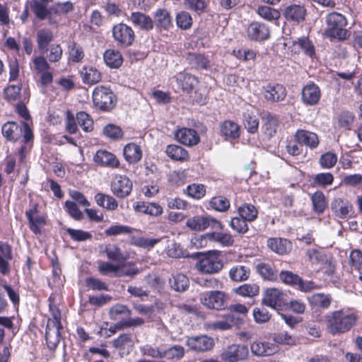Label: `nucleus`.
I'll list each match as a JSON object with an SVG mask.
<instances>
[{
    "instance_id": "20",
    "label": "nucleus",
    "mask_w": 362,
    "mask_h": 362,
    "mask_svg": "<svg viewBox=\"0 0 362 362\" xmlns=\"http://www.w3.org/2000/svg\"><path fill=\"white\" fill-rule=\"evenodd\" d=\"M262 132L267 139L273 137L277 131L279 127V120L277 117L270 113H267L262 117Z\"/></svg>"
},
{
    "instance_id": "32",
    "label": "nucleus",
    "mask_w": 362,
    "mask_h": 362,
    "mask_svg": "<svg viewBox=\"0 0 362 362\" xmlns=\"http://www.w3.org/2000/svg\"><path fill=\"white\" fill-rule=\"evenodd\" d=\"M169 283L172 288L176 291L181 292L188 288L189 281L186 275L183 274H175L170 279Z\"/></svg>"
},
{
    "instance_id": "57",
    "label": "nucleus",
    "mask_w": 362,
    "mask_h": 362,
    "mask_svg": "<svg viewBox=\"0 0 362 362\" xmlns=\"http://www.w3.org/2000/svg\"><path fill=\"white\" fill-rule=\"evenodd\" d=\"M133 344L132 336L130 334H120L113 342L115 348L122 350L132 347Z\"/></svg>"
},
{
    "instance_id": "26",
    "label": "nucleus",
    "mask_w": 362,
    "mask_h": 362,
    "mask_svg": "<svg viewBox=\"0 0 362 362\" xmlns=\"http://www.w3.org/2000/svg\"><path fill=\"white\" fill-rule=\"evenodd\" d=\"M11 259V246L6 243L0 242V272L3 275L8 274L10 271L8 261Z\"/></svg>"
},
{
    "instance_id": "63",
    "label": "nucleus",
    "mask_w": 362,
    "mask_h": 362,
    "mask_svg": "<svg viewBox=\"0 0 362 362\" xmlns=\"http://www.w3.org/2000/svg\"><path fill=\"white\" fill-rule=\"evenodd\" d=\"M186 192L189 197L199 199L205 195L206 189L203 185L192 184L187 187Z\"/></svg>"
},
{
    "instance_id": "54",
    "label": "nucleus",
    "mask_w": 362,
    "mask_h": 362,
    "mask_svg": "<svg viewBox=\"0 0 362 362\" xmlns=\"http://www.w3.org/2000/svg\"><path fill=\"white\" fill-rule=\"evenodd\" d=\"M104 252L107 257L112 261H119L124 259V255L120 248L115 244H107L105 245Z\"/></svg>"
},
{
    "instance_id": "8",
    "label": "nucleus",
    "mask_w": 362,
    "mask_h": 362,
    "mask_svg": "<svg viewBox=\"0 0 362 362\" xmlns=\"http://www.w3.org/2000/svg\"><path fill=\"white\" fill-rule=\"evenodd\" d=\"M200 301L209 309L219 310L224 309L226 305V295L221 291H207L200 295Z\"/></svg>"
},
{
    "instance_id": "50",
    "label": "nucleus",
    "mask_w": 362,
    "mask_h": 362,
    "mask_svg": "<svg viewBox=\"0 0 362 362\" xmlns=\"http://www.w3.org/2000/svg\"><path fill=\"white\" fill-rule=\"evenodd\" d=\"M238 214L248 221H253L257 218L258 212L255 206L245 204L238 208Z\"/></svg>"
},
{
    "instance_id": "7",
    "label": "nucleus",
    "mask_w": 362,
    "mask_h": 362,
    "mask_svg": "<svg viewBox=\"0 0 362 362\" xmlns=\"http://www.w3.org/2000/svg\"><path fill=\"white\" fill-rule=\"evenodd\" d=\"M186 226L193 230L201 231L208 228L214 230L223 229V225L217 219L210 216H195L186 221Z\"/></svg>"
},
{
    "instance_id": "19",
    "label": "nucleus",
    "mask_w": 362,
    "mask_h": 362,
    "mask_svg": "<svg viewBox=\"0 0 362 362\" xmlns=\"http://www.w3.org/2000/svg\"><path fill=\"white\" fill-rule=\"evenodd\" d=\"M129 21L135 26L142 30L148 31L153 28L152 18L141 12H133L129 17Z\"/></svg>"
},
{
    "instance_id": "9",
    "label": "nucleus",
    "mask_w": 362,
    "mask_h": 362,
    "mask_svg": "<svg viewBox=\"0 0 362 362\" xmlns=\"http://www.w3.org/2000/svg\"><path fill=\"white\" fill-rule=\"evenodd\" d=\"M248 354L246 345L233 344L226 348L221 357L225 362H239L246 359Z\"/></svg>"
},
{
    "instance_id": "31",
    "label": "nucleus",
    "mask_w": 362,
    "mask_h": 362,
    "mask_svg": "<svg viewBox=\"0 0 362 362\" xmlns=\"http://www.w3.org/2000/svg\"><path fill=\"white\" fill-rule=\"evenodd\" d=\"M104 61L109 67L117 69L122 64L123 58L119 51L107 49L104 53Z\"/></svg>"
},
{
    "instance_id": "12",
    "label": "nucleus",
    "mask_w": 362,
    "mask_h": 362,
    "mask_svg": "<svg viewBox=\"0 0 362 362\" xmlns=\"http://www.w3.org/2000/svg\"><path fill=\"white\" fill-rule=\"evenodd\" d=\"M250 350L255 356H269L279 351V346L274 340L255 341L251 344Z\"/></svg>"
},
{
    "instance_id": "10",
    "label": "nucleus",
    "mask_w": 362,
    "mask_h": 362,
    "mask_svg": "<svg viewBox=\"0 0 362 362\" xmlns=\"http://www.w3.org/2000/svg\"><path fill=\"white\" fill-rule=\"evenodd\" d=\"M112 35L117 44L123 47L130 46L135 37L132 28L124 23L115 25L112 28Z\"/></svg>"
},
{
    "instance_id": "55",
    "label": "nucleus",
    "mask_w": 362,
    "mask_h": 362,
    "mask_svg": "<svg viewBox=\"0 0 362 362\" xmlns=\"http://www.w3.org/2000/svg\"><path fill=\"white\" fill-rule=\"evenodd\" d=\"M76 119L78 125L85 132H90L93 129V121L90 116L85 112H79L77 113Z\"/></svg>"
},
{
    "instance_id": "29",
    "label": "nucleus",
    "mask_w": 362,
    "mask_h": 362,
    "mask_svg": "<svg viewBox=\"0 0 362 362\" xmlns=\"http://www.w3.org/2000/svg\"><path fill=\"white\" fill-rule=\"evenodd\" d=\"M125 160L129 163L139 162L142 157V151L139 146L134 143L127 144L123 150Z\"/></svg>"
},
{
    "instance_id": "28",
    "label": "nucleus",
    "mask_w": 362,
    "mask_h": 362,
    "mask_svg": "<svg viewBox=\"0 0 362 362\" xmlns=\"http://www.w3.org/2000/svg\"><path fill=\"white\" fill-rule=\"evenodd\" d=\"M286 90L283 86L279 84L269 85L264 92L266 100L272 102H278L284 99Z\"/></svg>"
},
{
    "instance_id": "13",
    "label": "nucleus",
    "mask_w": 362,
    "mask_h": 362,
    "mask_svg": "<svg viewBox=\"0 0 362 362\" xmlns=\"http://www.w3.org/2000/svg\"><path fill=\"white\" fill-rule=\"evenodd\" d=\"M321 97V91L319 86L313 82L305 85L301 91L303 102L308 105H317Z\"/></svg>"
},
{
    "instance_id": "15",
    "label": "nucleus",
    "mask_w": 362,
    "mask_h": 362,
    "mask_svg": "<svg viewBox=\"0 0 362 362\" xmlns=\"http://www.w3.org/2000/svg\"><path fill=\"white\" fill-rule=\"evenodd\" d=\"M93 160L97 165L110 168H118L120 164L116 156L106 150H98Z\"/></svg>"
},
{
    "instance_id": "25",
    "label": "nucleus",
    "mask_w": 362,
    "mask_h": 362,
    "mask_svg": "<svg viewBox=\"0 0 362 362\" xmlns=\"http://www.w3.org/2000/svg\"><path fill=\"white\" fill-rule=\"evenodd\" d=\"M220 132L226 139H236L240 135L239 125L231 120H226L221 124Z\"/></svg>"
},
{
    "instance_id": "46",
    "label": "nucleus",
    "mask_w": 362,
    "mask_h": 362,
    "mask_svg": "<svg viewBox=\"0 0 362 362\" xmlns=\"http://www.w3.org/2000/svg\"><path fill=\"white\" fill-rule=\"evenodd\" d=\"M139 272V269L135 264L132 262H127L118 264L117 277L134 276Z\"/></svg>"
},
{
    "instance_id": "61",
    "label": "nucleus",
    "mask_w": 362,
    "mask_h": 362,
    "mask_svg": "<svg viewBox=\"0 0 362 362\" xmlns=\"http://www.w3.org/2000/svg\"><path fill=\"white\" fill-rule=\"evenodd\" d=\"M66 232L71 238L75 241L81 242L92 238V235L90 233L83 230H77L69 228L66 229Z\"/></svg>"
},
{
    "instance_id": "33",
    "label": "nucleus",
    "mask_w": 362,
    "mask_h": 362,
    "mask_svg": "<svg viewBox=\"0 0 362 362\" xmlns=\"http://www.w3.org/2000/svg\"><path fill=\"white\" fill-rule=\"evenodd\" d=\"M250 274L248 267L243 265L233 267L229 271V276L233 281H243L247 280Z\"/></svg>"
},
{
    "instance_id": "64",
    "label": "nucleus",
    "mask_w": 362,
    "mask_h": 362,
    "mask_svg": "<svg viewBox=\"0 0 362 362\" xmlns=\"http://www.w3.org/2000/svg\"><path fill=\"white\" fill-rule=\"evenodd\" d=\"M349 264L355 269L360 271L362 268V252L358 249L352 250L349 255Z\"/></svg>"
},
{
    "instance_id": "1",
    "label": "nucleus",
    "mask_w": 362,
    "mask_h": 362,
    "mask_svg": "<svg viewBox=\"0 0 362 362\" xmlns=\"http://www.w3.org/2000/svg\"><path fill=\"white\" fill-rule=\"evenodd\" d=\"M358 318L356 313L349 309L332 311L325 316L327 329L332 335L346 333L356 325Z\"/></svg>"
},
{
    "instance_id": "60",
    "label": "nucleus",
    "mask_w": 362,
    "mask_h": 362,
    "mask_svg": "<svg viewBox=\"0 0 362 362\" xmlns=\"http://www.w3.org/2000/svg\"><path fill=\"white\" fill-rule=\"evenodd\" d=\"M247 221V220L241 216L234 217L230 222V226L238 233L244 234L248 230Z\"/></svg>"
},
{
    "instance_id": "27",
    "label": "nucleus",
    "mask_w": 362,
    "mask_h": 362,
    "mask_svg": "<svg viewBox=\"0 0 362 362\" xmlns=\"http://www.w3.org/2000/svg\"><path fill=\"white\" fill-rule=\"evenodd\" d=\"M82 81L85 84L93 85L100 81L101 74L93 66H83L79 71Z\"/></svg>"
},
{
    "instance_id": "30",
    "label": "nucleus",
    "mask_w": 362,
    "mask_h": 362,
    "mask_svg": "<svg viewBox=\"0 0 362 362\" xmlns=\"http://www.w3.org/2000/svg\"><path fill=\"white\" fill-rule=\"evenodd\" d=\"M175 79L181 89L187 93L192 91L198 82L195 76L187 73L178 74Z\"/></svg>"
},
{
    "instance_id": "3",
    "label": "nucleus",
    "mask_w": 362,
    "mask_h": 362,
    "mask_svg": "<svg viewBox=\"0 0 362 362\" xmlns=\"http://www.w3.org/2000/svg\"><path fill=\"white\" fill-rule=\"evenodd\" d=\"M3 136L9 141H16L21 138L23 134V141L25 145L21 146L19 149L20 159L22 161L28 151L26 144L32 141L33 138V132L26 122L17 124L14 122H8L5 123L1 128Z\"/></svg>"
},
{
    "instance_id": "16",
    "label": "nucleus",
    "mask_w": 362,
    "mask_h": 362,
    "mask_svg": "<svg viewBox=\"0 0 362 362\" xmlns=\"http://www.w3.org/2000/svg\"><path fill=\"white\" fill-rule=\"evenodd\" d=\"M189 349L197 351H206L213 348L214 339L206 335L189 337L186 341Z\"/></svg>"
},
{
    "instance_id": "56",
    "label": "nucleus",
    "mask_w": 362,
    "mask_h": 362,
    "mask_svg": "<svg viewBox=\"0 0 362 362\" xmlns=\"http://www.w3.org/2000/svg\"><path fill=\"white\" fill-rule=\"evenodd\" d=\"M319 162L322 168L330 169L336 165L337 156L334 153L326 152L321 155Z\"/></svg>"
},
{
    "instance_id": "53",
    "label": "nucleus",
    "mask_w": 362,
    "mask_h": 362,
    "mask_svg": "<svg viewBox=\"0 0 362 362\" xmlns=\"http://www.w3.org/2000/svg\"><path fill=\"white\" fill-rule=\"evenodd\" d=\"M257 13L267 21L277 20L280 18L279 11L267 6H260L257 8Z\"/></svg>"
},
{
    "instance_id": "21",
    "label": "nucleus",
    "mask_w": 362,
    "mask_h": 362,
    "mask_svg": "<svg viewBox=\"0 0 362 362\" xmlns=\"http://www.w3.org/2000/svg\"><path fill=\"white\" fill-rule=\"evenodd\" d=\"M62 327L56 326L54 323L47 324L45 339L48 348L54 350L59 343Z\"/></svg>"
},
{
    "instance_id": "40",
    "label": "nucleus",
    "mask_w": 362,
    "mask_h": 362,
    "mask_svg": "<svg viewBox=\"0 0 362 362\" xmlns=\"http://www.w3.org/2000/svg\"><path fill=\"white\" fill-rule=\"evenodd\" d=\"M165 152L170 158L175 160H185L188 158L187 151L177 145H168Z\"/></svg>"
},
{
    "instance_id": "58",
    "label": "nucleus",
    "mask_w": 362,
    "mask_h": 362,
    "mask_svg": "<svg viewBox=\"0 0 362 362\" xmlns=\"http://www.w3.org/2000/svg\"><path fill=\"white\" fill-rule=\"evenodd\" d=\"M109 315L112 320H116L119 319L121 315L129 317L131 315V312L127 306L117 304L110 308Z\"/></svg>"
},
{
    "instance_id": "23",
    "label": "nucleus",
    "mask_w": 362,
    "mask_h": 362,
    "mask_svg": "<svg viewBox=\"0 0 362 362\" xmlns=\"http://www.w3.org/2000/svg\"><path fill=\"white\" fill-rule=\"evenodd\" d=\"M296 141L313 149L319 145V139L315 133L299 129L296 132Z\"/></svg>"
},
{
    "instance_id": "24",
    "label": "nucleus",
    "mask_w": 362,
    "mask_h": 362,
    "mask_svg": "<svg viewBox=\"0 0 362 362\" xmlns=\"http://www.w3.org/2000/svg\"><path fill=\"white\" fill-rule=\"evenodd\" d=\"M134 209L137 212L156 217L163 214V208L157 203L138 202L134 205Z\"/></svg>"
},
{
    "instance_id": "4",
    "label": "nucleus",
    "mask_w": 362,
    "mask_h": 362,
    "mask_svg": "<svg viewBox=\"0 0 362 362\" xmlns=\"http://www.w3.org/2000/svg\"><path fill=\"white\" fill-rule=\"evenodd\" d=\"M325 35L330 40H337L343 42L351 36V32L346 28L348 21L343 14L333 11L328 13L325 18Z\"/></svg>"
},
{
    "instance_id": "38",
    "label": "nucleus",
    "mask_w": 362,
    "mask_h": 362,
    "mask_svg": "<svg viewBox=\"0 0 362 362\" xmlns=\"http://www.w3.org/2000/svg\"><path fill=\"white\" fill-rule=\"evenodd\" d=\"M68 52L69 61L74 63L81 62L85 57L83 47L74 42L69 44Z\"/></svg>"
},
{
    "instance_id": "34",
    "label": "nucleus",
    "mask_w": 362,
    "mask_h": 362,
    "mask_svg": "<svg viewBox=\"0 0 362 362\" xmlns=\"http://www.w3.org/2000/svg\"><path fill=\"white\" fill-rule=\"evenodd\" d=\"M311 201L313 211L318 214H322L327 207V202L322 192H315L311 197Z\"/></svg>"
},
{
    "instance_id": "35",
    "label": "nucleus",
    "mask_w": 362,
    "mask_h": 362,
    "mask_svg": "<svg viewBox=\"0 0 362 362\" xmlns=\"http://www.w3.org/2000/svg\"><path fill=\"white\" fill-rule=\"evenodd\" d=\"M53 40V33L49 29H41L37 33V42L39 49L45 51Z\"/></svg>"
},
{
    "instance_id": "45",
    "label": "nucleus",
    "mask_w": 362,
    "mask_h": 362,
    "mask_svg": "<svg viewBox=\"0 0 362 362\" xmlns=\"http://www.w3.org/2000/svg\"><path fill=\"white\" fill-rule=\"evenodd\" d=\"M187 60L192 66L197 69H207L210 67L209 60L201 54H189Z\"/></svg>"
},
{
    "instance_id": "49",
    "label": "nucleus",
    "mask_w": 362,
    "mask_h": 362,
    "mask_svg": "<svg viewBox=\"0 0 362 362\" xmlns=\"http://www.w3.org/2000/svg\"><path fill=\"white\" fill-rule=\"evenodd\" d=\"M162 353L164 358L177 361L184 356L185 349L180 345H174L164 349Z\"/></svg>"
},
{
    "instance_id": "6",
    "label": "nucleus",
    "mask_w": 362,
    "mask_h": 362,
    "mask_svg": "<svg viewBox=\"0 0 362 362\" xmlns=\"http://www.w3.org/2000/svg\"><path fill=\"white\" fill-rule=\"evenodd\" d=\"M94 105L103 110L112 109L115 103V96L112 90L104 86L96 87L93 92Z\"/></svg>"
},
{
    "instance_id": "17",
    "label": "nucleus",
    "mask_w": 362,
    "mask_h": 362,
    "mask_svg": "<svg viewBox=\"0 0 362 362\" xmlns=\"http://www.w3.org/2000/svg\"><path fill=\"white\" fill-rule=\"evenodd\" d=\"M175 139L182 144L192 146L199 142V136L197 132L190 128H180L175 134Z\"/></svg>"
},
{
    "instance_id": "52",
    "label": "nucleus",
    "mask_w": 362,
    "mask_h": 362,
    "mask_svg": "<svg viewBox=\"0 0 362 362\" xmlns=\"http://www.w3.org/2000/svg\"><path fill=\"white\" fill-rule=\"evenodd\" d=\"M257 270L261 276L268 281H275L277 279V276L269 264L260 263L257 266Z\"/></svg>"
},
{
    "instance_id": "18",
    "label": "nucleus",
    "mask_w": 362,
    "mask_h": 362,
    "mask_svg": "<svg viewBox=\"0 0 362 362\" xmlns=\"http://www.w3.org/2000/svg\"><path fill=\"white\" fill-rule=\"evenodd\" d=\"M247 33L250 40H265L269 36V30L264 23L252 22L247 28Z\"/></svg>"
},
{
    "instance_id": "36",
    "label": "nucleus",
    "mask_w": 362,
    "mask_h": 362,
    "mask_svg": "<svg viewBox=\"0 0 362 362\" xmlns=\"http://www.w3.org/2000/svg\"><path fill=\"white\" fill-rule=\"evenodd\" d=\"M211 243H217L223 247L233 245L234 239L229 233L212 232L210 233Z\"/></svg>"
},
{
    "instance_id": "39",
    "label": "nucleus",
    "mask_w": 362,
    "mask_h": 362,
    "mask_svg": "<svg viewBox=\"0 0 362 362\" xmlns=\"http://www.w3.org/2000/svg\"><path fill=\"white\" fill-rule=\"evenodd\" d=\"M163 238H151L146 237H133L131 239V243L132 245L142 247L144 249L151 250L153 248L156 244L160 243Z\"/></svg>"
},
{
    "instance_id": "41",
    "label": "nucleus",
    "mask_w": 362,
    "mask_h": 362,
    "mask_svg": "<svg viewBox=\"0 0 362 362\" xmlns=\"http://www.w3.org/2000/svg\"><path fill=\"white\" fill-rule=\"evenodd\" d=\"M30 5L31 10L38 19L45 20L48 18L49 11L47 8V4L39 0H32Z\"/></svg>"
},
{
    "instance_id": "62",
    "label": "nucleus",
    "mask_w": 362,
    "mask_h": 362,
    "mask_svg": "<svg viewBox=\"0 0 362 362\" xmlns=\"http://www.w3.org/2000/svg\"><path fill=\"white\" fill-rule=\"evenodd\" d=\"M176 23L181 29L187 30L192 24V18L187 12L181 11L177 14Z\"/></svg>"
},
{
    "instance_id": "37",
    "label": "nucleus",
    "mask_w": 362,
    "mask_h": 362,
    "mask_svg": "<svg viewBox=\"0 0 362 362\" xmlns=\"http://www.w3.org/2000/svg\"><path fill=\"white\" fill-rule=\"evenodd\" d=\"M355 116L353 112L344 110L337 116V125L339 128L344 130H351Z\"/></svg>"
},
{
    "instance_id": "2",
    "label": "nucleus",
    "mask_w": 362,
    "mask_h": 362,
    "mask_svg": "<svg viewBox=\"0 0 362 362\" xmlns=\"http://www.w3.org/2000/svg\"><path fill=\"white\" fill-rule=\"evenodd\" d=\"M283 293L278 288H270L264 291L262 303L269 308L276 310L281 318L291 327L294 325V319L291 315L284 313V311L294 312V301L282 303Z\"/></svg>"
},
{
    "instance_id": "22",
    "label": "nucleus",
    "mask_w": 362,
    "mask_h": 362,
    "mask_svg": "<svg viewBox=\"0 0 362 362\" xmlns=\"http://www.w3.org/2000/svg\"><path fill=\"white\" fill-rule=\"evenodd\" d=\"M268 247L279 255H284L292 250V243L287 239L281 238H269L267 240Z\"/></svg>"
},
{
    "instance_id": "48",
    "label": "nucleus",
    "mask_w": 362,
    "mask_h": 362,
    "mask_svg": "<svg viewBox=\"0 0 362 362\" xmlns=\"http://www.w3.org/2000/svg\"><path fill=\"white\" fill-rule=\"evenodd\" d=\"M154 18L157 24L163 29H167L171 25L170 16L165 9H158L154 13Z\"/></svg>"
},
{
    "instance_id": "5",
    "label": "nucleus",
    "mask_w": 362,
    "mask_h": 362,
    "mask_svg": "<svg viewBox=\"0 0 362 362\" xmlns=\"http://www.w3.org/2000/svg\"><path fill=\"white\" fill-rule=\"evenodd\" d=\"M223 267V262L221 258V252L210 250L206 253L201 254L195 264V269L203 274H214L218 273Z\"/></svg>"
},
{
    "instance_id": "47",
    "label": "nucleus",
    "mask_w": 362,
    "mask_h": 362,
    "mask_svg": "<svg viewBox=\"0 0 362 362\" xmlns=\"http://www.w3.org/2000/svg\"><path fill=\"white\" fill-rule=\"evenodd\" d=\"M243 124L249 133L255 134L258 129L259 119L256 115L247 111L243 114Z\"/></svg>"
},
{
    "instance_id": "51",
    "label": "nucleus",
    "mask_w": 362,
    "mask_h": 362,
    "mask_svg": "<svg viewBox=\"0 0 362 362\" xmlns=\"http://www.w3.org/2000/svg\"><path fill=\"white\" fill-rule=\"evenodd\" d=\"M334 176L331 173H321L317 174L311 183L313 187H326L332 184Z\"/></svg>"
},
{
    "instance_id": "42",
    "label": "nucleus",
    "mask_w": 362,
    "mask_h": 362,
    "mask_svg": "<svg viewBox=\"0 0 362 362\" xmlns=\"http://www.w3.org/2000/svg\"><path fill=\"white\" fill-rule=\"evenodd\" d=\"M310 303L315 306L319 307L322 309H327L332 303V297L329 294L323 293H314L310 299Z\"/></svg>"
},
{
    "instance_id": "11",
    "label": "nucleus",
    "mask_w": 362,
    "mask_h": 362,
    "mask_svg": "<svg viewBox=\"0 0 362 362\" xmlns=\"http://www.w3.org/2000/svg\"><path fill=\"white\" fill-rule=\"evenodd\" d=\"M111 191L118 198H124L132 190V182L125 175H116L111 181Z\"/></svg>"
},
{
    "instance_id": "59",
    "label": "nucleus",
    "mask_w": 362,
    "mask_h": 362,
    "mask_svg": "<svg viewBox=\"0 0 362 362\" xmlns=\"http://www.w3.org/2000/svg\"><path fill=\"white\" fill-rule=\"evenodd\" d=\"M209 205L216 211H226L230 207V202L226 197H215L211 199Z\"/></svg>"
},
{
    "instance_id": "44",
    "label": "nucleus",
    "mask_w": 362,
    "mask_h": 362,
    "mask_svg": "<svg viewBox=\"0 0 362 362\" xmlns=\"http://www.w3.org/2000/svg\"><path fill=\"white\" fill-rule=\"evenodd\" d=\"M296 44L298 45L299 48L305 55L310 58H314L315 57V46L308 36L299 37L298 40L296 41Z\"/></svg>"
},
{
    "instance_id": "14",
    "label": "nucleus",
    "mask_w": 362,
    "mask_h": 362,
    "mask_svg": "<svg viewBox=\"0 0 362 362\" xmlns=\"http://www.w3.org/2000/svg\"><path fill=\"white\" fill-rule=\"evenodd\" d=\"M306 257L308 262L312 264H327L329 265V269L326 271L328 275L334 274L335 270V266L332 264V259H328L325 253L317 250V249H309L306 252Z\"/></svg>"
},
{
    "instance_id": "43",
    "label": "nucleus",
    "mask_w": 362,
    "mask_h": 362,
    "mask_svg": "<svg viewBox=\"0 0 362 362\" xmlns=\"http://www.w3.org/2000/svg\"><path fill=\"white\" fill-rule=\"evenodd\" d=\"M235 292L244 297H254L259 294V287L257 284H244L235 289Z\"/></svg>"
}]
</instances>
